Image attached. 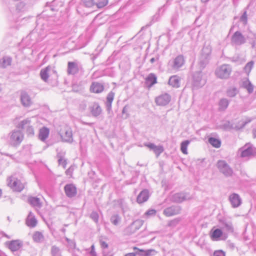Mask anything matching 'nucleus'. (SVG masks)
Returning <instances> with one entry per match:
<instances>
[{
	"label": "nucleus",
	"mask_w": 256,
	"mask_h": 256,
	"mask_svg": "<svg viewBox=\"0 0 256 256\" xmlns=\"http://www.w3.org/2000/svg\"><path fill=\"white\" fill-rule=\"evenodd\" d=\"M47 36L54 40H58L61 38V34L58 32H50L47 34Z\"/></svg>",
	"instance_id": "nucleus-48"
},
{
	"label": "nucleus",
	"mask_w": 256,
	"mask_h": 256,
	"mask_svg": "<svg viewBox=\"0 0 256 256\" xmlns=\"http://www.w3.org/2000/svg\"><path fill=\"white\" fill-rule=\"evenodd\" d=\"M170 100V96L167 93H164L156 97L155 102L157 105L164 106L168 104Z\"/></svg>",
	"instance_id": "nucleus-12"
},
{
	"label": "nucleus",
	"mask_w": 256,
	"mask_h": 256,
	"mask_svg": "<svg viewBox=\"0 0 256 256\" xmlns=\"http://www.w3.org/2000/svg\"><path fill=\"white\" fill-rule=\"evenodd\" d=\"M226 93L228 96L234 98L238 93V90L236 87H230L227 89Z\"/></svg>",
	"instance_id": "nucleus-36"
},
{
	"label": "nucleus",
	"mask_w": 256,
	"mask_h": 256,
	"mask_svg": "<svg viewBox=\"0 0 256 256\" xmlns=\"http://www.w3.org/2000/svg\"><path fill=\"white\" fill-rule=\"evenodd\" d=\"M52 72H54V71L52 69L50 66H48L46 68H42L40 72V76L41 78L44 82H47L48 78L50 77Z\"/></svg>",
	"instance_id": "nucleus-18"
},
{
	"label": "nucleus",
	"mask_w": 256,
	"mask_h": 256,
	"mask_svg": "<svg viewBox=\"0 0 256 256\" xmlns=\"http://www.w3.org/2000/svg\"><path fill=\"white\" fill-rule=\"evenodd\" d=\"M156 214V210L154 209H151L147 210L145 214L147 216H154Z\"/></svg>",
	"instance_id": "nucleus-54"
},
{
	"label": "nucleus",
	"mask_w": 256,
	"mask_h": 256,
	"mask_svg": "<svg viewBox=\"0 0 256 256\" xmlns=\"http://www.w3.org/2000/svg\"><path fill=\"white\" fill-rule=\"evenodd\" d=\"M65 240L67 242L68 247L70 252L71 250H73L77 248H76V243L74 240H72L66 237L65 238Z\"/></svg>",
	"instance_id": "nucleus-39"
},
{
	"label": "nucleus",
	"mask_w": 256,
	"mask_h": 256,
	"mask_svg": "<svg viewBox=\"0 0 256 256\" xmlns=\"http://www.w3.org/2000/svg\"><path fill=\"white\" fill-rule=\"evenodd\" d=\"M24 139L22 132L20 130H14L10 134V144L13 146L19 145Z\"/></svg>",
	"instance_id": "nucleus-3"
},
{
	"label": "nucleus",
	"mask_w": 256,
	"mask_h": 256,
	"mask_svg": "<svg viewBox=\"0 0 256 256\" xmlns=\"http://www.w3.org/2000/svg\"><path fill=\"white\" fill-rule=\"evenodd\" d=\"M20 101L24 107H29L32 104L30 96L24 91H22L20 93Z\"/></svg>",
	"instance_id": "nucleus-17"
},
{
	"label": "nucleus",
	"mask_w": 256,
	"mask_h": 256,
	"mask_svg": "<svg viewBox=\"0 0 256 256\" xmlns=\"http://www.w3.org/2000/svg\"><path fill=\"white\" fill-rule=\"evenodd\" d=\"M228 200L233 208L239 207L242 203V200L240 196L236 193L230 194Z\"/></svg>",
	"instance_id": "nucleus-13"
},
{
	"label": "nucleus",
	"mask_w": 256,
	"mask_h": 256,
	"mask_svg": "<svg viewBox=\"0 0 256 256\" xmlns=\"http://www.w3.org/2000/svg\"><path fill=\"white\" fill-rule=\"evenodd\" d=\"M149 192L148 190H142L137 196V202L142 204L147 201L149 198Z\"/></svg>",
	"instance_id": "nucleus-22"
},
{
	"label": "nucleus",
	"mask_w": 256,
	"mask_h": 256,
	"mask_svg": "<svg viewBox=\"0 0 256 256\" xmlns=\"http://www.w3.org/2000/svg\"><path fill=\"white\" fill-rule=\"evenodd\" d=\"M164 150V148L162 146H155L153 151L156 154V157H158Z\"/></svg>",
	"instance_id": "nucleus-47"
},
{
	"label": "nucleus",
	"mask_w": 256,
	"mask_h": 256,
	"mask_svg": "<svg viewBox=\"0 0 256 256\" xmlns=\"http://www.w3.org/2000/svg\"><path fill=\"white\" fill-rule=\"evenodd\" d=\"M256 153V148L250 144H246L238 150V154L242 158H248L254 156Z\"/></svg>",
	"instance_id": "nucleus-4"
},
{
	"label": "nucleus",
	"mask_w": 256,
	"mask_h": 256,
	"mask_svg": "<svg viewBox=\"0 0 256 256\" xmlns=\"http://www.w3.org/2000/svg\"><path fill=\"white\" fill-rule=\"evenodd\" d=\"M216 166L220 172L226 176H231L232 175L233 170L226 161L219 160L217 162Z\"/></svg>",
	"instance_id": "nucleus-7"
},
{
	"label": "nucleus",
	"mask_w": 256,
	"mask_h": 256,
	"mask_svg": "<svg viewBox=\"0 0 256 256\" xmlns=\"http://www.w3.org/2000/svg\"><path fill=\"white\" fill-rule=\"evenodd\" d=\"M178 222L179 220H178L175 219L170 221L168 224V226H175L178 224Z\"/></svg>",
	"instance_id": "nucleus-60"
},
{
	"label": "nucleus",
	"mask_w": 256,
	"mask_h": 256,
	"mask_svg": "<svg viewBox=\"0 0 256 256\" xmlns=\"http://www.w3.org/2000/svg\"><path fill=\"white\" fill-rule=\"evenodd\" d=\"M230 104V100L226 98L220 100L218 104L219 109L221 111L226 110Z\"/></svg>",
	"instance_id": "nucleus-32"
},
{
	"label": "nucleus",
	"mask_w": 256,
	"mask_h": 256,
	"mask_svg": "<svg viewBox=\"0 0 256 256\" xmlns=\"http://www.w3.org/2000/svg\"><path fill=\"white\" fill-rule=\"evenodd\" d=\"M190 143V141L186 140L183 141L180 144V150L182 152L185 154H188L187 148Z\"/></svg>",
	"instance_id": "nucleus-42"
},
{
	"label": "nucleus",
	"mask_w": 256,
	"mask_h": 256,
	"mask_svg": "<svg viewBox=\"0 0 256 256\" xmlns=\"http://www.w3.org/2000/svg\"><path fill=\"white\" fill-rule=\"evenodd\" d=\"M30 120L28 119L24 120L19 124V127L22 129L26 128V132L28 134L33 135L34 130L32 126H30Z\"/></svg>",
	"instance_id": "nucleus-19"
},
{
	"label": "nucleus",
	"mask_w": 256,
	"mask_h": 256,
	"mask_svg": "<svg viewBox=\"0 0 256 256\" xmlns=\"http://www.w3.org/2000/svg\"><path fill=\"white\" fill-rule=\"evenodd\" d=\"M192 197L189 194L184 192L176 193L170 196V200L174 202H182L190 200Z\"/></svg>",
	"instance_id": "nucleus-10"
},
{
	"label": "nucleus",
	"mask_w": 256,
	"mask_h": 256,
	"mask_svg": "<svg viewBox=\"0 0 256 256\" xmlns=\"http://www.w3.org/2000/svg\"><path fill=\"white\" fill-rule=\"evenodd\" d=\"M168 84L173 87L178 88L180 86V79L177 76H173L170 78Z\"/></svg>",
	"instance_id": "nucleus-30"
},
{
	"label": "nucleus",
	"mask_w": 256,
	"mask_h": 256,
	"mask_svg": "<svg viewBox=\"0 0 256 256\" xmlns=\"http://www.w3.org/2000/svg\"><path fill=\"white\" fill-rule=\"evenodd\" d=\"M232 70L230 65L222 64L216 70V76L222 79L228 78Z\"/></svg>",
	"instance_id": "nucleus-5"
},
{
	"label": "nucleus",
	"mask_w": 256,
	"mask_h": 256,
	"mask_svg": "<svg viewBox=\"0 0 256 256\" xmlns=\"http://www.w3.org/2000/svg\"><path fill=\"white\" fill-rule=\"evenodd\" d=\"M61 137L64 142L72 143L73 142L72 133L70 128L66 130L64 134L61 136Z\"/></svg>",
	"instance_id": "nucleus-25"
},
{
	"label": "nucleus",
	"mask_w": 256,
	"mask_h": 256,
	"mask_svg": "<svg viewBox=\"0 0 256 256\" xmlns=\"http://www.w3.org/2000/svg\"><path fill=\"white\" fill-rule=\"evenodd\" d=\"M28 202L34 206L40 207V200L36 197H30L28 198Z\"/></svg>",
	"instance_id": "nucleus-40"
},
{
	"label": "nucleus",
	"mask_w": 256,
	"mask_h": 256,
	"mask_svg": "<svg viewBox=\"0 0 256 256\" xmlns=\"http://www.w3.org/2000/svg\"><path fill=\"white\" fill-rule=\"evenodd\" d=\"M211 52L212 47L210 45L204 46L199 62L201 68H204L208 63L210 58Z\"/></svg>",
	"instance_id": "nucleus-2"
},
{
	"label": "nucleus",
	"mask_w": 256,
	"mask_h": 256,
	"mask_svg": "<svg viewBox=\"0 0 256 256\" xmlns=\"http://www.w3.org/2000/svg\"><path fill=\"white\" fill-rule=\"evenodd\" d=\"M64 189L66 196L68 198L74 197L76 194V188L73 184L66 185Z\"/></svg>",
	"instance_id": "nucleus-20"
},
{
	"label": "nucleus",
	"mask_w": 256,
	"mask_h": 256,
	"mask_svg": "<svg viewBox=\"0 0 256 256\" xmlns=\"http://www.w3.org/2000/svg\"><path fill=\"white\" fill-rule=\"evenodd\" d=\"M206 82L205 79L202 78L201 72H196L193 74L192 85L196 88L202 87Z\"/></svg>",
	"instance_id": "nucleus-9"
},
{
	"label": "nucleus",
	"mask_w": 256,
	"mask_h": 256,
	"mask_svg": "<svg viewBox=\"0 0 256 256\" xmlns=\"http://www.w3.org/2000/svg\"><path fill=\"white\" fill-rule=\"evenodd\" d=\"M76 252H80V249L77 248L74 250H71L70 252L72 253V256H78V254L76 253Z\"/></svg>",
	"instance_id": "nucleus-62"
},
{
	"label": "nucleus",
	"mask_w": 256,
	"mask_h": 256,
	"mask_svg": "<svg viewBox=\"0 0 256 256\" xmlns=\"http://www.w3.org/2000/svg\"><path fill=\"white\" fill-rule=\"evenodd\" d=\"M242 86L247 90L248 94H252L254 91V86L248 78L243 81Z\"/></svg>",
	"instance_id": "nucleus-31"
},
{
	"label": "nucleus",
	"mask_w": 256,
	"mask_h": 256,
	"mask_svg": "<svg viewBox=\"0 0 256 256\" xmlns=\"http://www.w3.org/2000/svg\"><path fill=\"white\" fill-rule=\"evenodd\" d=\"M222 127L225 130H232V129L234 130V125L230 121L226 122L222 125Z\"/></svg>",
	"instance_id": "nucleus-46"
},
{
	"label": "nucleus",
	"mask_w": 256,
	"mask_h": 256,
	"mask_svg": "<svg viewBox=\"0 0 256 256\" xmlns=\"http://www.w3.org/2000/svg\"><path fill=\"white\" fill-rule=\"evenodd\" d=\"M80 64L76 62H69L68 64L67 72L68 74L75 75L82 71Z\"/></svg>",
	"instance_id": "nucleus-8"
},
{
	"label": "nucleus",
	"mask_w": 256,
	"mask_h": 256,
	"mask_svg": "<svg viewBox=\"0 0 256 256\" xmlns=\"http://www.w3.org/2000/svg\"><path fill=\"white\" fill-rule=\"evenodd\" d=\"M58 162L60 165L63 166L64 168H66L67 162L66 160L64 159L62 157H59Z\"/></svg>",
	"instance_id": "nucleus-53"
},
{
	"label": "nucleus",
	"mask_w": 256,
	"mask_h": 256,
	"mask_svg": "<svg viewBox=\"0 0 256 256\" xmlns=\"http://www.w3.org/2000/svg\"><path fill=\"white\" fill-rule=\"evenodd\" d=\"M143 223V220H136L127 228L126 231L130 234H134L142 226Z\"/></svg>",
	"instance_id": "nucleus-16"
},
{
	"label": "nucleus",
	"mask_w": 256,
	"mask_h": 256,
	"mask_svg": "<svg viewBox=\"0 0 256 256\" xmlns=\"http://www.w3.org/2000/svg\"><path fill=\"white\" fill-rule=\"evenodd\" d=\"M90 218L96 222H98L99 216L97 212L94 211L90 214Z\"/></svg>",
	"instance_id": "nucleus-50"
},
{
	"label": "nucleus",
	"mask_w": 256,
	"mask_h": 256,
	"mask_svg": "<svg viewBox=\"0 0 256 256\" xmlns=\"http://www.w3.org/2000/svg\"><path fill=\"white\" fill-rule=\"evenodd\" d=\"M208 142L214 148H219L220 146L221 142L218 138L210 137L208 138Z\"/></svg>",
	"instance_id": "nucleus-37"
},
{
	"label": "nucleus",
	"mask_w": 256,
	"mask_h": 256,
	"mask_svg": "<svg viewBox=\"0 0 256 256\" xmlns=\"http://www.w3.org/2000/svg\"><path fill=\"white\" fill-rule=\"evenodd\" d=\"M6 182L8 186L14 191L20 192L24 188V184L18 179L16 174L8 177Z\"/></svg>",
	"instance_id": "nucleus-1"
},
{
	"label": "nucleus",
	"mask_w": 256,
	"mask_h": 256,
	"mask_svg": "<svg viewBox=\"0 0 256 256\" xmlns=\"http://www.w3.org/2000/svg\"><path fill=\"white\" fill-rule=\"evenodd\" d=\"M90 112L93 116L96 117L101 114L102 108L98 104L94 103L90 108Z\"/></svg>",
	"instance_id": "nucleus-29"
},
{
	"label": "nucleus",
	"mask_w": 256,
	"mask_h": 256,
	"mask_svg": "<svg viewBox=\"0 0 256 256\" xmlns=\"http://www.w3.org/2000/svg\"><path fill=\"white\" fill-rule=\"evenodd\" d=\"M223 232L220 228L212 229L210 232V237L214 241H218L221 240L220 238L222 236Z\"/></svg>",
	"instance_id": "nucleus-21"
},
{
	"label": "nucleus",
	"mask_w": 256,
	"mask_h": 256,
	"mask_svg": "<svg viewBox=\"0 0 256 256\" xmlns=\"http://www.w3.org/2000/svg\"><path fill=\"white\" fill-rule=\"evenodd\" d=\"M24 4L23 2H19L16 6V10L21 11L24 8Z\"/></svg>",
	"instance_id": "nucleus-59"
},
{
	"label": "nucleus",
	"mask_w": 256,
	"mask_h": 256,
	"mask_svg": "<svg viewBox=\"0 0 256 256\" xmlns=\"http://www.w3.org/2000/svg\"><path fill=\"white\" fill-rule=\"evenodd\" d=\"M136 252H130V253H128L126 254L124 256H136Z\"/></svg>",
	"instance_id": "nucleus-64"
},
{
	"label": "nucleus",
	"mask_w": 256,
	"mask_h": 256,
	"mask_svg": "<svg viewBox=\"0 0 256 256\" xmlns=\"http://www.w3.org/2000/svg\"><path fill=\"white\" fill-rule=\"evenodd\" d=\"M49 129L46 127H43L40 129L39 132V138L42 142H44L48 137L49 134Z\"/></svg>",
	"instance_id": "nucleus-27"
},
{
	"label": "nucleus",
	"mask_w": 256,
	"mask_h": 256,
	"mask_svg": "<svg viewBox=\"0 0 256 256\" xmlns=\"http://www.w3.org/2000/svg\"><path fill=\"white\" fill-rule=\"evenodd\" d=\"M108 0H102L97 2L96 4V5L97 7L99 8H102L108 4Z\"/></svg>",
	"instance_id": "nucleus-52"
},
{
	"label": "nucleus",
	"mask_w": 256,
	"mask_h": 256,
	"mask_svg": "<svg viewBox=\"0 0 256 256\" xmlns=\"http://www.w3.org/2000/svg\"><path fill=\"white\" fill-rule=\"evenodd\" d=\"M144 146L148 148L150 150H154L156 145L152 143H146Z\"/></svg>",
	"instance_id": "nucleus-57"
},
{
	"label": "nucleus",
	"mask_w": 256,
	"mask_h": 256,
	"mask_svg": "<svg viewBox=\"0 0 256 256\" xmlns=\"http://www.w3.org/2000/svg\"><path fill=\"white\" fill-rule=\"evenodd\" d=\"M146 84L149 86H152L157 82V78L155 74L153 73L150 74L146 79Z\"/></svg>",
	"instance_id": "nucleus-28"
},
{
	"label": "nucleus",
	"mask_w": 256,
	"mask_h": 256,
	"mask_svg": "<svg viewBox=\"0 0 256 256\" xmlns=\"http://www.w3.org/2000/svg\"><path fill=\"white\" fill-rule=\"evenodd\" d=\"M6 244L12 252L18 250L22 246V242L19 240L6 242Z\"/></svg>",
	"instance_id": "nucleus-15"
},
{
	"label": "nucleus",
	"mask_w": 256,
	"mask_h": 256,
	"mask_svg": "<svg viewBox=\"0 0 256 256\" xmlns=\"http://www.w3.org/2000/svg\"><path fill=\"white\" fill-rule=\"evenodd\" d=\"M73 172V168H68L66 171V174L67 176H71Z\"/></svg>",
	"instance_id": "nucleus-63"
},
{
	"label": "nucleus",
	"mask_w": 256,
	"mask_h": 256,
	"mask_svg": "<svg viewBox=\"0 0 256 256\" xmlns=\"http://www.w3.org/2000/svg\"><path fill=\"white\" fill-rule=\"evenodd\" d=\"M115 93L112 91L110 92L106 96V100L105 103L107 111L110 112L112 110V104L114 100Z\"/></svg>",
	"instance_id": "nucleus-23"
},
{
	"label": "nucleus",
	"mask_w": 256,
	"mask_h": 256,
	"mask_svg": "<svg viewBox=\"0 0 256 256\" xmlns=\"http://www.w3.org/2000/svg\"><path fill=\"white\" fill-rule=\"evenodd\" d=\"M122 218L118 214H114L110 218V222L114 226H118L121 222Z\"/></svg>",
	"instance_id": "nucleus-35"
},
{
	"label": "nucleus",
	"mask_w": 256,
	"mask_h": 256,
	"mask_svg": "<svg viewBox=\"0 0 256 256\" xmlns=\"http://www.w3.org/2000/svg\"><path fill=\"white\" fill-rule=\"evenodd\" d=\"M240 20L243 22L244 24H246L247 22V14L246 12H245L242 15L240 16Z\"/></svg>",
	"instance_id": "nucleus-56"
},
{
	"label": "nucleus",
	"mask_w": 256,
	"mask_h": 256,
	"mask_svg": "<svg viewBox=\"0 0 256 256\" xmlns=\"http://www.w3.org/2000/svg\"><path fill=\"white\" fill-rule=\"evenodd\" d=\"M185 62L184 58L182 55H178L174 58L169 60L168 66L172 70H178L184 64Z\"/></svg>",
	"instance_id": "nucleus-6"
},
{
	"label": "nucleus",
	"mask_w": 256,
	"mask_h": 256,
	"mask_svg": "<svg viewBox=\"0 0 256 256\" xmlns=\"http://www.w3.org/2000/svg\"><path fill=\"white\" fill-rule=\"evenodd\" d=\"M214 256H225V252L222 250H216L214 253Z\"/></svg>",
	"instance_id": "nucleus-55"
},
{
	"label": "nucleus",
	"mask_w": 256,
	"mask_h": 256,
	"mask_svg": "<svg viewBox=\"0 0 256 256\" xmlns=\"http://www.w3.org/2000/svg\"><path fill=\"white\" fill-rule=\"evenodd\" d=\"M100 244L101 248H102L104 249V248H108V244L106 242H105L104 241L100 240Z\"/></svg>",
	"instance_id": "nucleus-61"
},
{
	"label": "nucleus",
	"mask_w": 256,
	"mask_h": 256,
	"mask_svg": "<svg viewBox=\"0 0 256 256\" xmlns=\"http://www.w3.org/2000/svg\"><path fill=\"white\" fill-rule=\"evenodd\" d=\"M134 250H137L138 251L136 252V254H138L140 256H149L151 254V252L154 251L152 250H140L136 247H134Z\"/></svg>",
	"instance_id": "nucleus-38"
},
{
	"label": "nucleus",
	"mask_w": 256,
	"mask_h": 256,
	"mask_svg": "<svg viewBox=\"0 0 256 256\" xmlns=\"http://www.w3.org/2000/svg\"><path fill=\"white\" fill-rule=\"evenodd\" d=\"M181 208L178 206H172L165 208L163 214L166 216H171L179 214L180 212Z\"/></svg>",
	"instance_id": "nucleus-14"
},
{
	"label": "nucleus",
	"mask_w": 256,
	"mask_h": 256,
	"mask_svg": "<svg viewBox=\"0 0 256 256\" xmlns=\"http://www.w3.org/2000/svg\"><path fill=\"white\" fill-rule=\"evenodd\" d=\"M50 252L52 256H62L60 249L56 246H52Z\"/></svg>",
	"instance_id": "nucleus-43"
},
{
	"label": "nucleus",
	"mask_w": 256,
	"mask_h": 256,
	"mask_svg": "<svg viewBox=\"0 0 256 256\" xmlns=\"http://www.w3.org/2000/svg\"><path fill=\"white\" fill-rule=\"evenodd\" d=\"M26 222L28 226L34 228L36 225L37 220L34 217L31 216L29 215Z\"/></svg>",
	"instance_id": "nucleus-41"
},
{
	"label": "nucleus",
	"mask_w": 256,
	"mask_h": 256,
	"mask_svg": "<svg viewBox=\"0 0 256 256\" xmlns=\"http://www.w3.org/2000/svg\"><path fill=\"white\" fill-rule=\"evenodd\" d=\"M104 90V85L98 82H92L90 88V90L92 92L98 94L102 92Z\"/></svg>",
	"instance_id": "nucleus-24"
},
{
	"label": "nucleus",
	"mask_w": 256,
	"mask_h": 256,
	"mask_svg": "<svg viewBox=\"0 0 256 256\" xmlns=\"http://www.w3.org/2000/svg\"><path fill=\"white\" fill-rule=\"evenodd\" d=\"M232 44L236 46H240L246 42V39L240 32L236 31L232 37Z\"/></svg>",
	"instance_id": "nucleus-11"
},
{
	"label": "nucleus",
	"mask_w": 256,
	"mask_h": 256,
	"mask_svg": "<svg viewBox=\"0 0 256 256\" xmlns=\"http://www.w3.org/2000/svg\"><path fill=\"white\" fill-rule=\"evenodd\" d=\"M84 5L88 8L92 7L94 4V0H82Z\"/></svg>",
	"instance_id": "nucleus-51"
},
{
	"label": "nucleus",
	"mask_w": 256,
	"mask_h": 256,
	"mask_svg": "<svg viewBox=\"0 0 256 256\" xmlns=\"http://www.w3.org/2000/svg\"><path fill=\"white\" fill-rule=\"evenodd\" d=\"M222 228L228 232H234L232 224L230 221H224L222 222Z\"/></svg>",
	"instance_id": "nucleus-33"
},
{
	"label": "nucleus",
	"mask_w": 256,
	"mask_h": 256,
	"mask_svg": "<svg viewBox=\"0 0 256 256\" xmlns=\"http://www.w3.org/2000/svg\"><path fill=\"white\" fill-rule=\"evenodd\" d=\"M12 63V58L8 56H4L2 58V62L1 64L2 66L6 68L10 66Z\"/></svg>",
	"instance_id": "nucleus-44"
},
{
	"label": "nucleus",
	"mask_w": 256,
	"mask_h": 256,
	"mask_svg": "<svg viewBox=\"0 0 256 256\" xmlns=\"http://www.w3.org/2000/svg\"><path fill=\"white\" fill-rule=\"evenodd\" d=\"M254 62L252 60L248 62L246 64L244 68V71L247 74V75H248L250 74L252 69L254 67Z\"/></svg>",
	"instance_id": "nucleus-45"
},
{
	"label": "nucleus",
	"mask_w": 256,
	"mask_h": 256,
	"mask_svg": "<svg viewBox=\"0 0 256 256\" xmlns=\"http://www.w3.org/2000/svg\"><path fill=\"white\" fill-rule=\"evenodd\" d=\"M252 119L250 118H246V120H240L237 124L234 125V130H239L244 128L246 124L250 122Z\"/></svg>",
	"instance_id": "nucleus-26"
},
{
	"label": "nucleus",
	"mask_w": 256,
	"mask_h": 256,
	"mask_svg": "<svg viewBox=\"0 0 256 256\" xmlns=\"http://www.w3.org/2000/svg\"><path fill=\"white\" fill-rule=\"evenodd\" d=\"M32 238L34 242L40 243L44 240V238L42 232H36L33 234Z\"/></svg>",
	"instance_id": "nucleus-34"
},
{
	"label": "nucleus",
	"mask_w": 256,
	"mask_h": 256,
	"mask_svg": "<svg viewBox=\"0 0 256 256\" xmlns=\"http://www.w3.org/2000/svg\"><path fill=\"white\" fill-rule=\"evenodd\" d=\"M86 251L90 256H98L96 252L95 251L94 245L92 244L90 248L86 249Z\"/></svg>",
	"instance_id": "nucleus-49"
},
{
	"label": "nucleus",
	"mask_w": 256,
	"mask_h": 256,
	"mask_svg": "<svg viewBox=\"0 0 256 256\" xmlns=\"http://www.w3.org/2000/svg\"><path fill=\"white\" fill-rule=\"evenodd\" d=\"M178 14H174L172 16V20H171V22H172V24L174 25L176 24L177 20H178Z\"/></svg>",
	"instance_id": "nucleus-58"
}]
</instances>
